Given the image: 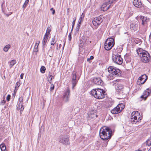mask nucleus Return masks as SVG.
<instances>
[{"label":"nucleus","mask_w":151,"mask_h":151,"mask_svg":"<svg viewBox=\"0 0 151 151\" xmlns=\"http://www.w3.org/2000/svg\"><path fill=\"white\" fill-rule=\"evenodd\" d=\"M38 43L37 42L35 43V46L34 47V51L36 52H38V45L40 43V41H38Z\"/></svg>","instance_id":"23"},{"label":"nucleus","mask_w":151,"mask_h":151,"mask_svg":"<svg viewBox=\"0 0 151 151\" xmlns=\"http://www.w3.org/2000/svg\"><path fill=\"white\" fill-rule=\"evenodd\" d=\"M146 143L148 146L151 145V137L149 138L147 140Z\"/></svg>","instance_id":"30"},{"label":"nucleus","mask_w":151,"mask_h":151,"mask_svg":"<svg viewBox=\"0 0 151 151\" xmlns=\"http://www.w3.org/2000/svg\"><path fill=\"white\" fill-rule=\"evenodd\" d=\"M139 23L137 21H135L132 22L130 25V28L131 29L134 31L138 30L139 29Z\"/></svg>","instance_id":"11"},{"label":"nucleus","mask_w":151,"mask_h":151,"mask_svg":"<svg viewBox=\"0 0 151 151\" xmlns=\"http://www.w3.org/2000/svg\"><path fill=\"white\" fill-rule=\"evenodd\" d=\"M80 39L82 40V41L85 42L87 40V38L83 36Z\"/></svg>","instance_id":"41"},{"label":"nucleus","mask_w":151,"mask_h":151,"mask_svg":"<svg viewBox=\"0 0 151 151\" xmlns=\"http://www.w3.org/2000/svg\"><path fill=\"white\" fill-rule=\"evenodd\" d=\"M53 76L52 75H49L48 76V81H49L50 83H51V82L52 80V78H53Z\"/></svg>","instance_id":"31"},{"label":"nucleus","mask_w":151,"mask_h":151,"mask_svg":"<svg viewBox=\"0 0 151 151\" xmlns=\"http://www.w3.org/2000/svg\"><path fill=\"white\" fill-rule=\"evenodd\" d=\"M29 2V0H26L24 4L27 5Z\"/></svg>","instance_id":"53"},{"label":"nucleus","mask_w":151,"mask_h":151,"mask_svg":"<svg viewBox=\"0 0 151 151\" xmlns=\"http://www.w3.org/2000/svg\"><path fill=\"white\" fill-rule=\"evenodd\" d=\"M111 6V5L109 4L107 2H106L104 3L101 6V9L103 11H106L109 9Z\"/></svg>","instance_id":"16"},{"label":"nucleus","mask_w":151,"mask_h":151,"mask_svg":"<svg viewBox=\"0 0 151 151\" xmlns=\"http://www.w3.org/2000/svg\"><path fill=\"white\" fill-rule=\"evenodd\" d=\"M11 98V96L10 95H8L6 98V99L7 101H9Z\"/></svg>","instance_id":"45"},{"label":"nucleus","mask_w":151,"mask_h":151,"mask_svg":"<svg viewBox=\"0 0 151 151\" xmlns=\"http://www.w3.org/2000/svg\"><path fill=\"white\" fill-rule=\"evenodd\" d=\"M11 45L9 44L6 45L3 48L4 51L5 52H7L9 49L10 48Z\"/></svg>","instance_id":"22"},{"label":"nucleus","mask_w":151,"mask_h":151,"mask_svg":"<svg viewBox=\"0 0 151 151\" xmlns=\"http://www.w3.org/2000/svg\"><path fill=\"white\" fill-rule=\"evenodd\" d=\"M64 46H63V48H64Z\"/></svg>","instance_id":"61"},{"label":"nucleus","mask_w":151,"mask_h":151,"mask_svg":"<svg viewBox=\"0 0 151 151\" xmlns=\"http://www.w3.org/2000/svg\"><path fill=\"white\" fill-rule=\"evenodd\" d=\"M1 151H6V146L2 148L1 149Z\"/></svg>","instance_id":"50"},{"label":"nucleus","mask_w":151,"mask_h":151,"mask_svg":"<svg viewBox=\"0 0 151 151\" xmlns=\"http://www.w3.org/2000/svg\"><path fill=\"white\" fill-rule=\"evenodd\" d=\"M84 17V14L83 13L79 19V20H80V21H82L83 20Z\"/></svg>","instance_id":"39"},{"label":"nucleus","mask_w":151,"mask_h":151,"mask_svg":"<svg viewBox=\"0 0 151 151\" xmlns=\"http://www.w3.org/2000/svg\"><path fill=\"white\" fill-rule=\"evenodd\" d=\"M150 148H151V147H150Z\"/></svg>","instance_id":"62"},{"label":"nucleus","mask_w":151,"mask_h":151,"mask_svg":"<svg viewBox=\"0 0 151 151\" xmlns=\"http://www.w3.org/2000/svg\"><path fill=\"white\" fill-rule=\"evenodd\" d=\"M48 35L47 34H45V36L43 40L42 41V44L43 46L44 47V45H45L46 43L47 42V41Z\"/></svg>","instance_id":"20"},{"label":"nucleus","mask_w":151,"mask_h":151,"mask_svg":"<svg viewBox=\"0 0 151 151\" xmlns=\"http://www.w3.org/2000/svg\"><path fill=\"white\" fill-rule=\"evenodd\" d=\"M3 100L0 102V105H4L6 102V101L5 100V98L4 97L3 98Z\"/></svg>","instance_id":"36"},{"label":"nucleus","mask_w":151,"mask_h":151,"mask_svg":"<svg viewBox=\"0 0 151 151\" xmlns=\"http://www.w3.org/2000/svg\"><path fill=\"white\" fill-rule=\"evenodd\" d=\"M109 74L107 76L108 80H112L116 77L121 76V72L120 70L113 66H110L108 68Z\"/></svg>","instance_id":"2"},{"label":"nucleus","mask_w":151,"mask_h":151,"mask_svg":"<svg viewBox=\"0 0 151 151\" xmlns=\"http://www.w3.org/2000/svg\"><path fill=\"white\" fill-rule=\"evenodd\" d=\"M80 24L79 23H78L77 24V27L76 29V30L77 32L78 31V30L80 29Z\"/></svg>","instance_id":"42"},{"label":"nucleus","mask_w":151,"mask_h":151,"mask_svg":"<svg viewBox=\"0 0 151 151\" xmlns=\"http://www.w3.org/2000/svg\"><path fill=\"white\" fill-rule=\"evenodd\" d=\"M119 81V80L117 79L116 80L114 81H113L112 83L114 84H117V83Z\"/></svg>","instance_id":"46"},{"label":"nucleus","mask_w":151,"mask_h":151,"mask_svg":"<svg viewBox=\"0 0 151 151\" xmlns=\"http://www.w3.org/2000/svg\"><path fill=\"white\" fill-rule=\"evenodd\" d=\"M147 79V76L145 74L142 75L138 79L137 81V83L138 85H141L144 84Z\"/></svg>","instance_id":"10"},{"label":"nucleus","mask_w":151,"mask_h":151,"mask_svg":"<svg viewBox=\"0 0 151 151\" xmlns=\"http://www.w3.org/2000/svg\"><path fill=\"white\" fill-rule=\"evenodd\" d=\"M55 37L54 36L52 38V40L51 41V45H54L56 43V41H55Z\"/></svg>","instance_id":"33"},{"label":"nucleus","mask_w":151,"mask_h":151,"mask_svg":"<svg viewBox=\"0 0 151 151\" xmlns=\"http://www.w3.org/2000/svg\"><path fill=\"white\" fill-rule=\"evenodd\" d=\"M133 4L136 7L140 8L142 6V3L141 0H133Z\"/></svg>","instance_id":"15"},{"label":"nucleus","mask_w":151,"mask_h":151,"mask_svg":"<svg viewBox=\"0 0 151 151\" xmlns=\"http://www.w3.org/2000/svg\"><path fill=\"white\" fill-rule=\"evenodd\" d=\"M45 68L44 66H42L40 68V72L42 73H45Z\"/></svg>","instance_id":"28"},{"label":"nucleus","mask_w":151,"mask_h":151,"mask_svg":"<svg viewBox=\"0 0 151 151\" xmlns=\"http://www.w3.org/2000/svg\"><path fill=\"white\" fill-rule=\"evenodd\" d=\"M151 92V89L148 88L143 93L142 95L141 96V98H143L145 100L146 99L147 97L150 95Z\"/></svg>","instance_id":"13"},{"label":"nucleus","mask_w":151,"mask_h":151,"mask_svg":"<svg viewBox=\"0 0 151 151\" xmlns=\"http://www.w3.org/2000/svg\"><path fill=\"white\" fill-rule=\"evenodd\" d=\"M140 18L142 21V24L143 25H145L146 23L147 20V18L144 16H140Z\"/></svg>","instance_id":"21"},{"label":"nucleus","mask_w":151,"mask_h":151,"mask_svg":"<svg viewBox=\"0 0 151 151\" xmlns=\"http://www.w3.org/2000/svg\"><path fill=\"white\" fill-rule=\"evenodd\" d=\"M108 141H106L104 143V144L103 145V146L106 147Z\"/></svg>","instance_id":"51"},{"label":"nucleus","mask_w":151,"mask_h":151,"mask_svg":"<svg viewBox=\"0 0 151 151\" xmlns=\"http://www.w3.org/2000/svg\"><path fill=\"white\" fill-rule=\"evenodd\" d=\"M93 82L95 85L99 86H101L103 83L101 78L99 77L94 78L93 79Z\"/></svg>","instance_id":"14"},{"label":"nucleus","mask_w":151,"mask_h":151,"mask_svg":"<svg viewBox=\"0 0 151 151\" xmlns=\"http://www.w3.org/2000/svg\"><path fill=\"white\" fill-rule=\"evenodd\" d=\"M6 146V145L4 144H1L0 145V148L1 149L2 148L4 147H5Z\"/></svg>","instance_id":"47"},{"label":"nucleus","mask_w":151,"mask_h":151,"mask_svg":"<svg viewBox=\"0 0 151 151\" xmlns=\"http://www.w3.org/2000/svg\"><path fill=\"white\" fill-rule=\"evenodd\" d=\"M100 137L104 140L107 141L112 135V131L109 127L104 126L101 128L99 131Z\"/></svg>","instance_id":"1"},{"label":"nucleus","mask_w":151,"mask_h":151,"mask_svg":"<svg viewBox=\"0 0 151 151\" xmlns=\"http://www.w3.org/2000/svg\"><path fill=\"white\" fill-rule=\"evenodd\" d=\"M70 90L69 88L68 87L66 89L64 95H63V100L65 102H67L69 101L70 98Z\"/></svg>","instance_id":"12"},{"label":"nucleus","mask_w":151,"mask_h":151,"mask_svg":"<svg viewBox=\"0 0 151 151\" xmlns=\"http://www.w3.org/2000/svg\"><path fill=\"white\" fill-rule=\"evenodd\" d=\"M51 31L50 27H48L47 29V31L45 34H47L49 36V34L50 33V32Z\"/></svg>","instance_id":"32"},{"label":"nucleus","mask_w":151,"mask_h":151,"mask_svg":"<svg viewBox=\"0 0 151 151\" xmlns=\"http://www.w3.org/2000/svg\"><path fill=\"white\" fill-rule=\"evenodd\" d=\"M53 52L54 51L52 50L51 47L50 49L48 51V54L50 57H52L53 55Z\"/></svg>","instance_id":"25"},{"label":"nucleus","mask_w":151,"mask_h":151,"mask_svg":"<svg viewBox=\"0 0 151 151\" xmlns=\"http://www.w3.org/2000/svg\"><path fill=\"white\" fill-rule=\"evenodd\" d=\"M20 85V83L19 82H17L16 83L15 89L16 90L18 89Z\"/></svg>","instance_id":"35"},{"label":"nucleus","mask_w":151,"mask_h":151,"mask_svg":"<svg viewBox=\"0 0 151 151\" xmlns=\"http://www.w3.org/2000/svg\"><path fill=\"white\" fill-rule=\"evenodd\" d=\"M93 56H91L89 58H88L87 59V60L89 61L90 60H92L93 59Z\"/></svg>","instance_id":"49"},{"label":"nucleus","mask_w":151,"mask_h":151,"mask_svg":"<svg viewBox=\"0 0 151 151\" xmlns=\"http://www.w3.org/2000/svg\"><path fill=\"white\" fill-rule=\"evenodd\" d=\"M23 98L21 96L20 97L19 99V103H21L23 104Z\"/></svg>","instance_id":"38"},{"label":"nucleus","mask_w":151,"mask_h":151,"mask_svg":"<svg viewBox=\"0 0 151 151\" xmlns=\"http://www.w3.org/2000/svg\"><path fill=\"white\" fill-rule=\"evenodd\" d=\"M148 151H151V148H150Z\"/></svg>","instance_id":"59"},{"label":"nucleus","mask_w":151,"mask_h":151,"mask_svg":"<svg viewBox=\"0 0 151 151\" xmlns=\"http://www.w3.org/2000/svg\"><path fill=\"white\" fill-rule=\"evenodd\" d=\"M124 107L123 104H119L116 107L111 110V112L113 114H117L121 112L123 110Z\"/></svg>","instance_id":"7"},{"label":"nucleus","mask_w":151,"mask_h":151,"mask_svg":"<svg viewBox=\"0 0 151 151\" xmlns=\"http://www.w3.org/2000/svg\"><path fill=\"white\" fill-rule=\"evenodd\" d=\"M118 88V89L119 90H121L122 89L124 88V86L123 85L121 84H119L117 86Z\"/></svg>","instance_id":"37"},{"label":"nucleus","mask_w":151,"mask_h":151,"mask_svg":"<svg viewBox=\"0 0 151 151\" xmlns=\"http://www.w3.org/2000/svg\"><path fill=\"white\" fill-rule=\"evenodd\" d=\"M103 21L102 17L101 16L96 17L93 19V24L96 27H98Z\"/></svg>","instance_id":"9"},{"label":"nucleus","mask_w":151,"mask_h":151,"mask_svg":"<svg viewBox=\"0 0 151 151\" xmlns=\"http://www.w3.org/2000/svg\"><path fill=\"white\" fill-rule=\"evenodd\" d=\"M142 119V117H139L138 118V119H137V120L138 121H139V122Z\"/></svg>","instance_id":"54"},{"label":"nucleus","mask_w":151,"mask_h":151,"mask_svg":"<svg viewBox=\"0 0 151 151\" xmlns=\"http://www.w3.org/2000/svg\"><path fill=\"white\" fill-rule=\"evenodd\" d=\"M16 61L15 60H13L11 61L9 63V67L10 68L12 67L16 63Z\"/></svg>","instance_id":"24"},{"label":"nucleus","mask_w":151,"mask_h":151,"mask_svg":"<svg viewBox=\"0 0 151 151\" xmlns=\"http://www.w3.org/2000/svg\"><path fill=\"white\" fill-rule=\"evenodd\" d=\"M85 42L82 41V40H81V39H80V40H79V44L80 47H82L84 45Z\"/></svg>","instance_id":"34"},{"label":"nucleus","mask_w":151,"mask_h":151,"mask_svg":"<svg viewBox=\"0 0 151 151\" xmlns=\"http://www.w3.org/2000/svg\"><path fill=\"white\" fill-rule=\"evenodd\" d=\"M72 80H76V73L75 71H73L72 73Z\"/></svg>","instance_id":"29"},{"label":"nucleus","mask_w":151,"mask_h":151,"mask_svg":"<svg viewBox=\"0 0 151 151\" xmlns=\"http://www.w3.org/2000/svg\"><path fill=\"white\" fill-rule=\"evenodd\" d=\"M24 75V74H23V73H22L21 74L20 77V78L21 79H22L23 78Z\"/></svg>","instance_id":"55"},{"label":"nucleus","mask_w":151,"mask_h":151,"mask_svg":"<svg viewBox=\"0 0 151 151\" xmlns=\"http://www.w3.org/2000/svg\"><path fill=\"white\" fill-rule=\"evenodd\" d=\"M81 21H80V20H79L78 23H79L80 24H81Z\"/></svg>","instance_id":"58"},{"label":"nucleus","mask_w":151,"mask_h":151,"mask_svg":"<svg viewBox=\"0 0 151 151\" xmlns=\"http://www.w3.org/2000/svg\"><path fill=\"white\" fill-rule=\"evenodd\" d=\"M72 88L73 89L76 86L77 81V80H72Z\"/></svg>","instance_id":"26"},{"label":"nucleus","mask_w":151,"mask_h":151,"mask_svg":"<svg viewBox=\"0 0 151 151\" xmlns=\"http://www.w3.org/2000/svg\"><path fill=\"white\" fill-rule=\"evenodd\" d=\"M58 140L60 143L65 145H69L70 144L69 137L67 135H63L60 136Z\"/></svg>","instance_id":"6"},{"label":"nucleus","mask_w":151,"mask_h":151,"mask_svg":"<svg viewBox=\"0 0 151 151\" xmlns=\"http://www.w3.org/2000/svg\"><path fill=\"white\" fill-rule=\"evenodd\" d=\"M76 20V18H74L73 21L72 22V25H74L75 22Z\"/></svg>","instance_id":"52"},{"label":"nucleus","mask_w":151,"mask_h":151,"mask_svg":"<svg viewBox=\"0 0 151 151\" xmlns=\"http://www.w3.org/2000/svg\"><path fill=\"white\" fill-rule=\"evenodd\" d=\"M74 26V25H72V29H71V32H72Z\"/></svg>","instance_id":"57"},{"label":"nucleus","mask_w":151,"mask_h":151,"mask_svg":"<svg viewBox=\"0 0 151 151\" xmlns=\"http://www.w3.org/2000/svg\"><path fill=\"white\" fill-rule=\"evenodd\" d=\"M68 40L69 41H71V33H70L68 35Z\"/></svg>","instance_id":"44"},{"label":"nucleus","mask_w":151,"mask_h":151,"mask_svg":"<svg viewBox=\"0 0 151 151\" xmlns=\"http://www.w3.org/2000/svg\"><path fill=\"white\" fill-rule=\"evenodd\" d=\"M24 109V107L23 104L20 103H19L17 108V109L18 110H20V113L21 114V112H22Z\"/></svg>","instance_id":"19"},{"label":"nucleus","mask_w":151,"mask_h":151,"mask_svg":"<svg viewBox=\"0 0 151 151\" xmlns=\"http://www.w3.org/2000/svg\"><path fill=\"white\" fill-rule=\"evenodd\" d=\"M50 10L52 11V14H53V15L54 14H55V10L53 9V8H51L50 9Z\"/></svg>","instance_id":"48"},{"label":"nucleus","mask_w":151,"mask_h":151,"mask_svg":"<svg viewBox=\"0 0 151 151\" xmlns=\"http://www.w3.org/2000/svg\"><path fill=\"white\" fill-rule=\"evenodd\" d=\"M91 94L95 98L100 99L105 97L106 93L103 89L98 88L92 89Z\"/></svg>","instance_id":"4"},{"label":"nucleus","mask_w":151,"mask_h":151,"mask_svg":"<svg viewBox=\"0 0 151 151\" xmlns=\"http://www.w3.org/2000/svg\"><path fill=\"white\" fill-rule=\"evenodd\" d=\"M115 44L114 40L112 37L108 38L104 44V48L106 50H110Z\"/></svg>","instance_id":"5"},{"label":"nucleus","mask_w":151,"mask_h":151,"mask_svg":"<svg viewBox=\"0 0 151 151\" xmlns=\"http://www.w3.org/2000/svg\"><path fill=\"white\" fill-rule=\"evenodd\" d=\"M138 111H133L131 114V117H133L136 113L138 114Z\"/></svg>","instance_id":"43"},{"label":"nucleus","mask_w":151,"mask_h":151,"mask_svg":"<svg viewBox=\"0 0 151 151\" xmlns=\"http://www.w3.org/2000/svg\"><path fill=\"white\" fill-rule=\"evenodd\" d=\"M113 61L115 63L119 64H121L123 62L122 58L121 56L119 55H114L112 57Z\"/></svg>","instance_id":"8"},{"label":"nucleus","mask_w":151,"mask_h":151,"mask_svg":"<svg viewBox=\"0 0 151 151\" xmlns=\"http://www.w3.org/2000/svg\"><path fill=\"white\" fill-rule=\"evenodd\" d=\"M27 6V5L26 4H24L23 5L22 7L24 9Z\"/></svg>","instance_id":"56"},{"label":"nucleus","mask_w":151,"mask_h":151,"mask_svg":"<svg viewBox=\"0 0 151 151\" xmlns=\"http://www.w3.org/2000/svg\"><path fill=\"white\" fill-rule=\"evenodd\" d=\"M138 55L141 58V61L144 63H148L150 59V55L147 52L139 48L137 50Z\"/></svg>","instance_id":"3"},{"label":"nucleus","mask_w":151,"mask_h":151,"mask_svg":"<svg viewBox=\"0 0 151 151\" xmlns=\"http://www.w3.org/2000/svg\"><path fill=\"white\" fill-rule=\"evenodd\" d=\"M61 44H60V45H59V47L61 46Z\"/></svg>","instance_id":"60"},{"label":"nucleus","mask_w":151,"mask_h":151,"mask_svg":"<svg viewBox=\"0 0 151 151\" xmlns=\"http://www.w3.org/2000/svg\"><path fill=\"white\" fill-rule=\"evenodd\" d=\"M54 86L52 84L51 85L50 90L51 91H52L54 89Z\"/></svg>","instance_id":"40"},{"label":"nucleus","mask_w":151,"mask_h":151,"mask_svg":"<svg viewBox=\"0 0 151 151\" xmlns=\"http://www.w3.org/2000/svg\"><path fill=\"white\" fill-rule=\"evenodd\" d=\"M130 121L133 124H137V122H139V121L137 120V117L135 116L131 117Z\"/></svg>","instance_id":"18"},{"label":"nucleus","mask_w":151,"mask_h":151,"mask_svg":"<svg viewBox=\"0 0 151 151\" xmlns=\"http://www.w3.org/2000/svg\"><path fill=\"white\" fill-rule=\"evenodd\" d=\"M118 0H109V1L107 2H108L109 4L111 5V6L112 4L115 3Z\"/></svg>","instance_id":"27"},{"label":"nucleus","mask_w":151,"mask_h":151,"mask_svg":"<svg viewBox=\"0 0 151 151\" xmlns=\"http://www.w3.org/2000/svg\"><path fill=\"white\" fill-rule=\"evenodd\" d=\"M89 117L91 119H95L97 117L96 110L92 111L89 113Z\"/></svg>","instance_id":"17"}]
</instances>
